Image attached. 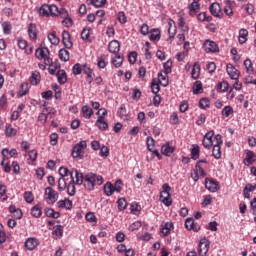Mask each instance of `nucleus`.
<instances>
[{"label":"nucleus","instance_id":"12","mask_svg":"<svg viewBox=\"0 0 256 256\" xmlns=\"http://www.w3.org/2000/svg\"><path fill=\"white\" fill-rule=\"evenodd\" d=\"M213 137H215V131H208L203 138L202 145L205 149H211L213 147Z\"/></svg>","mask_w":256,"mask_h":256},{"label":"nucleus","instance_id":"23","mask_svg":"<svg viewBox=\"0 0 256 256\" xmlns=\"http://www.w3.org/2000/svg\"><path fill=\"white\" fill-rule=\"evenodd\" d=\"M200 9L201 4L199 2H192L190 5H188L190 17H195Z\"/></svg>","mask_w":256,"mask_h":256},{"label":"nucleus","instance_id":"60","mask_svg":"<svg viewBox=\"0 0 256 256\" xmlns=\"http://www.w3.org/2000/svg\"><path fill=\"white\" fill-rule=\"evenodd\" d=\"M2 27L5 35H11V22H3Z\"/></svg>","mask_w":256,"mask_h":256},{"label":"nucleus","instance_id":"9","mask_svg":"<svg viewBox=\"0 0 256 256\" xmlns=\"http://www.w3.org/2000/svg\"><path fill=\"white\" fill-rule=\"evenodd\" d=\"M203 49L206 53H219V45L215 41L205 40Z\"/></svg>","mask_w":256,"mask_h":256},{"label":"nucleus","instance_id":"20","mask_svg":"<svg viewBox=\"0 0 256 256\" xmlns=\"http://www.w3.org/2000/svg\"><path fill=\"white\" fill-rule=\"evenodd\" d=\"M39 33V30H37V25L33 24V23H30L29 26H28V35H29V38L32 40V41H37V35Z\"/></svg>","mask_w":256,"mask_h":256},{"label":"nucleus","instance_id":"38","mask_svg":"<svg viewBox=\"0 0 256 256\" xmlns=\"http://www.w3.org/2000/svg\"><path fill=\"white\" fill-rule=\"evenodd\" d=\"M48 41H50L51 45H59L60 39L57 37L56 31L48 34Z\"/></svg>","mask_w":256,"mask_h":256},{"label":"nucleus","instance_id":"48","mask_svg":"<svg viewBox=\"0 0 256 256\" xmlns=\"http://www.w3.org/2000/svg\"><path fill=\"white\" fill-rule=\"evenodd\" d=\"M90 37H91V28H84L81 32L82 41H89Z\"/></svg>","mask_w":256,"mask_h":256},{"label":"nucleus","instance_id":"14","mask_svg":"<svg viewBox=\"0 0 256 256\" xmlns=\"http://www.w3.org/2000/svg\"><path fill=\"white\" fill-rule=\"evenodd\" d=\"M62 43L66 49L73 48V41H71V34L67 30H63L62 32Z\"/></svg>","mask_w":256,"mask_h":256},{"label":"nucleus","instance_id":"13","mask_svg":"<svg viewBox=\"0 0 256 256\" xmlns=\"http://www.w3.org/2000/svg\"><path fill=\"white\" fill-rule=\"evenodd\" d=\"M205 187L211 193H217V191H219V182L215 179L206 178L205 179Z\"/></svg>","mask_w":256,"mask_h":256},{"label":"nucleus","instance_id":"55","mask_svg":"<svg viewBox=\"0 0 256 256\" xmlns=\"http://www.w3.org/2000/svg\"><path fill=\"white\" fill-rule=\"evenodd\" d=\"M163 67H164V73H166V75H169V73H171L173 68V61L167 60V62L164 63Z\"/></svg>","mask_w":256,"mask_h":256},{"label":"nucleus","instance_id":"58","mask_svg":"<svg viewBox=\"0 0 256 256\" xmlns=\"http://www.w3.org/2000/svg\"><path fill=\"white\" fill-rule=\"evenodd\" d=\"M24 199H25L26 203H33V201L35 200V196H33V192L26 191L24 193Z\"/></svg>","mask_w":256,"mask_h":256},{"label":"nucleus","instance_id":"61","mask_svg":"<svg viewBox=\"0 0 256 256\" xmlns=\"http://www.w3.org/2000/svg\"><path fill=\"white\" fill-rule=\"evenodd\" d=\"M195 172H197V174H199L200 177H205L207 175L205 173V170L203 169V166H201L199 162L196 163Z\"/></svg>","mask_w":256,"mask_h":256},{"label":"nucleus","instance_id":"49","mask_svg":"<svg viewBox=\"0 0 256 256\" xmlns=\"http://www.w3.org/2000/svg\"><path fill=\"white\" fill-rule=\"evenodd\" d=\"M112 64L114 65V67L119 68L121 67V65H123V57L121 55H116L113 59H112Z\"/></svg>","mask_w":256,"mask_h":256},{"label":"nucleus","instance_id":"54","mask_svg":"<svg viewBox=\"0 0 256 256\" xmlns=\"http://www.w3.org/2000/svg\"><path fill=\"white\" fill-rule=\"evenodd\" d=\"M117 205L119 211H125V209H127V200H125V198H119Z\"/></svg>","mask_w":256,"mask_h":256},{"label":"nucleus","instance_id":"31","mask_svg":"<svg viewBox=\"0 0 256 256\" xmlns=\"http://www.w3.org/2000/svg\"><path fill=\"white\" fill-rule=\"evenodd\" d=\"M247 37H249V31H247V29L245 28L240 29L238 37L240 45H244V43H247Z\"/></svg>","mask_w":256,"mask_h":256},{"label":"nucleus","instance_id":"28","mask_svg":"<svg viewBox=\"0 0 256 256\" xmlns=\"http://www.w3.org/2000/svg\"><path fill=\"white\" fill-rule=\"evenodd\" d=\"M29 81L31 85H39V83H41V73H39V71H33Z\"/></svg>","mask_w":256,"mask_h":256},{"label":"nucleus","instance_id":"18","mask_svg":"<svg viewBox=\"0 0 256 256\" xmlns=\"http://www.w3.org/2000/svg\"><path fill=\"white\" fill-rule=\"evenodd\" d=\"M25 247H26V249H28V251H33L34 249H37V247H39V239L28 238L25 241Z\"/></svg>","mask_w":256,"mask_h":256},{"label":"nucleus","instance_id":"59","mask_svg":"<svg viewBox=\"0 0 256 256\" xmlns=\"http://www.w3.org/2000/svg\"><path fill=\"white\" fill-rule=\"evenodd\" d=\"M188 110H189V102L187 100H183L180 103L179 111H180V113H186V111H188Z\"/></svg>","mask_w":256,"mask_h":256},{"label":"nucleus","instance_id":"64","mask_svg":"<svg viewBox=\"0 0 256 256\" xmlns=\"http://www.w3.org/2000/svg\"><path fill=\"white\" fill-rule=\"evenodd\" d=\"M229 115H233V107L225 106L222 110V116L229 117Z\"/></svg>","mask_w":256,"mask_h":256},{"label":"nucleus","instance_id":"35","mask_svg":"<svg viewBox=\"0 0 256 256\" xmlns=\"http://www.w3.org/2000/svg\"><path fill=\"white\" fill-rule=\"evenodd\" d=\"M44 213L46 217H51L52 219H59L61 217V213L55 212V210L52 208H46Z\"/></svg>","mask_w":256,"mask_h":256},{"label":"nucleus","instance_id":"22","mask_svg":"<svg viewBox=\"0 0 256 256\" xmlns=\"http://www.w3.org/2000/svg\"><path fill=\"white\" fill-rule=\"evenodd\" d=\"M161 153L162 155H165V157H171L173 153H175V148L171 146L169 143H166L162 145L161 147Z\"/></svg>","mask_w":256,"mask_h":256},{"label":"nucleus","instance_id":"63","mask_svg":"<svg viewBox=\"0 0 256 256\" xmlns=\"http://www.w3.org/2000/svg\"><path fill=\"white\" fill-rule=\"evenodd\" d=\"M178 25L181 27L184 31H189V27H187V24L185 22V18L183 16H180L178 19Z\"/></svg>","mask_w":256,"mask_h":256},{"label":"nucleus","instance_id":"27","mask_svg":"<svg viewBox=\"0 0 256 256\" xmlns=\"http://www.w3.org/2000/svg\"><path fill=\"white\" fill-rule=\"evenodd\" d=\"M9 212L13 214V217H15V219L23 218V211H21L20 208H17V206L13 204L9 206Z\"/></svg>","mask_w":256,"mask_h":256},{"label":"nucleus","instance_id":"41","mask_svg":"<svg viewBox=\"0 0 256 256\" xmlns=\"http://www.w3.org/2000/svg\"><path fill=\"white\" fill-rule=\"evenodd\" d=\"M104 193L107 195V197H111V195L115 193L114 186L111 184V182H108L104 185Z\"/></svg>","mask_w":256,"mask_h":256},{"label":"nucleus","instance_id":"7","mask_svg":"<svg viewBox=\"0 0 256 256\" xmlns=\"http://www.w3.org/2000/svg\"><path fill=\"white\" fill-rule=\"evenodd\" d=\"M221 145H223V136L217 134L215 136V144L212 149V156L214 159H221Z\"/></svg>","mask_w":256,"mask_h":256},{"label":"nucleus","instance_id":"3","mask_svg":"<svg viewBox=\"0 0 256 256\" xmlns=\"http://www.w3.org/2000/svg\"><path fill=\"white\" fill-rule=\"evenodd\" d=\"M39 13L42 17H57L59 15V8L55 4H43L40 9Z\"/></svg>","mask_w":256,"mask_h":256},{"label":"nucleus","instance_id":"5","mask_svg":"<svg viewBox=\"0 0 256 256\" xmlns=\"http://www.w3.org/2000/svg\"><path fill=\"white\" fill-rule=\"evenodd\" d=\"M86 149H87V142L85 140L80 141L73 147L72 157L74 159H83Z\"/></svg>","mask_w":256,"mask_h":256},{"label":"nucleus","instance_id":"26","mask_svg":"<svg viewBox=\"0 0 256 256\" xmlns=\"http://www.w3.org/2000/svg\"><path fill=\"white\" fill-rule=\"evenodd\" d=\"M256 161V155L253 151L247 150L246 151V157L244 159V165H253V163Z\"/></svg>","mask_w":256,"mask_h":256},{"label":"nucleus","instance_id":"57","mask_svg":"<svg viewBox=\"0 0 256 256\" xmlns=\"http://www.w3.org/2000/svg\"><path fill=\"white\" fill-rule=\"evenodd\" d=\"M117 19L121 25H125V23H127V16L123 11L118 12Z\"/></svg>","mask_w":256,"mask_h":256},{"label":"nucleus","instance_id":"34","mask_svg":"<svg viewBox=\"0 0 256 256\" xmlns=\"http://www.w3.org/2000/svg\"><path fill=\"white\" fill-rule=\"evenodd\" d=\"M200 73H201V65H199V62H195L191 72L192 79H199Z\"/></svg>","mask_w":256,"mask_h":256},{"label":"nucleus","instance_id":"39","mask_svg":"<svg viewBox=\"0 0 256 256\" xmlns=\"http://www.w3.org/2000/svg\"><path fill=\"white\" fill-rule=\"evenodd\" d=\"M41 205L37 204L31 209V215L32 217H35L36 219H39L42 215Z\"/></svg>","mask_w":256,"mask_h":256},{"label":"nucleus","instance_id":"15","mask_svg":"<svg viewBox=\"0 0 256 256\" xmlns=\"http://www.w3.org/2000/svg\"><path fill=\"white\" fill-rule=\"evenodd\" d=\"M227 74L229 75L230 79L237 81L239 79L240 72L233 66V64H227L226 66Z\"/></svg>","mask_w":256,"mask_h":256},{"label":"nucleus","instance_id":"32","mask_svg":"<svg viewBox=\"0 0 256 256\" xmlns=\"http://www.w3.org/2000/svg\"><path fill=\"white\" fill-rule=\"evenodd\" d=\"M52 235L54 239H61V237H63V226L62 225L54 226Z\"/></svg>","mask_w":256,"mask_h":256},{"label":"nucleus","instance_id":"33","mask_svg":"<svg viewBox=\"0 0 256 256\" xmlns=\"http://www.w3.org/2000/svg\"><path fill=\"white\" fill-rule=\"evenodd\" d=\"M56 76L60 85H65V83H67V72H65V70H58Z\"/></svg>","mask_w":256,"mask_h":256},{"label":"nucleus","instance_id":"47","mask_svg":"<svg viewBox=\"0 0 256 256\" xmlns=\"http://www.w3.org/2000/svg\"><path fill=\"white\" fill-rule=\"evenodd\" d=\"M67 178L60 177L58 179V191H65L67 189Z\"/></svg>","mask_w":256,"mask_h":256},{"label":"nucleus","instance_id":"6","mask_svg":"<svg viewBox=\"0 0 256 256\" xmlns=\"http://www.w3.org/2000/svg\"><path fill=\"white\" fill-rule=\"evenodd\" d=\"M44 197L46 203L53 205L54 203H57V200L59 199V192L55 191L51 187H46Z\"/></svg>","mask_w":256,"mask_h":256},{"label":"nucleus","instance_id":"11","mask_svg":"<svg viewBox=\"0 0 256 256\" xmlns=\"http://www.w3.org/2000/svg\"><path fill=\"white\" fill-rule=\"evenodd\" d=\"M209 11L213 17H216L217 19H223L224 14L219 3H212L209 7Z\"/></svg>","mask_w":256,"mask_h":256},{"label":"nucleus","instance_id":"43","mask_svg":"<svg viewBox=\"0 0 256 256\" xmlns=\"http://www.w3.org/2000/svg\"><path fill=\"white\" fill-rule=\"evenodd\" d=\"M89 1L90 5H93V7L101 8L105 7L107 5V0H87Z\"/></svg>","mask_w":256,"mask_h":256},{"label":"nucleus","instance_id":"36","mask_svg":"<svg viewBox=\"0 0 256 256\" xmlns=\"http://www.w3.org/2000/svg\"><path fill=\"white\" fill-rule=\"evenodd\" d=\"M82 115L84 117V119H91V117H93V109L87 105L82 107Z\"/></svg>","mask_w":256,"mask_h":256},{"label":"nucleus","instance_id":"53","mask_svg":"<svg viewBox=\"0 0 256 256\" xmlns=\"http://www.w3.org/2000/svg\"><path fill=\"white\" fill-rule=\"evenodd\" d=\"M226 5L224 7V13L227 15V17H233V8H231V1L227 0Z\"/></svg>","mask_w":256,"mask_h":256},{"label":"nucleus","instance_id":"29","mask_svg":"<svg viewBox=\"0 0 256 256\" xmlns=\"http://www.w3.org/2000/svg\"><path fill=\"white\" fill-rule=\"evenodd\" d=\"M95 125L100 129V131H107V129H109V123H107V121L102 117L97 118Z\"/></svg>","mask_w":256,"mask_h":256},{"label":"nucleus","instance_id":"8","mask_svg":"<svg viewBox=\"0 0 256 256\" xmlns=\"http://www.w3.org/2000/svg\"><path fill=\"white\" fill-rule=\"evenodd\" d=\"M1 155L3 156L1 167L3 168L4 173H11V165H9V157H7V155H9V149H2Z\"/></svg>","mask_w":256,"mask_h":256},{"label":"nucleus","instance_id":"50","mask_svg":"<svg viewBox=\"0 0 256 256\" xmlns=\"http://www.w3.org/2000/svg\"><path fill=\"white\" fill-rule=\"evenodd\" d=\"M27 93H29V84L24 82L20 86L19 96L23 97V96L27 95Z\"/></svg>","mask_w":256,"mask_h":256},{"label":"nucleus","instance_id":"17","mask_svg":"<svg viewBox=\"0 0 256 256\" xmlns=\"http://www.w3.org/2000/svg\"><path fill=\"white\" fill-rule=\"evenodd\" d=\"M70 182L67 186V193L70 197H75L77 193V188L75 187V177H73V173H70Z\"/></svg>","mask_w":256,"mask_h":256},{"label":"nucleus","instance_id":"40","mask_svg":"<svg viewBox=\"0 0 256 256\" xmlns=\"http://www.w3.org/2000/svg\"><path fill=\"white\" fill-rule=\"evenodd\" d=\"M6 137H15L17 135V129L13 128L11 124H7L5 127Z\"/></svg>","mask_w":256,"mask_h":256},{"label":"nucleus","instance_id":"2","mask_svg":"<svg viewBox=\"0 0 256 256\" xmlns=\"http://www.w3.org/2000/svg\"><path fill=\"white\" fill-rule=\"evenodd\" d=\"M159 201H161V203L166 207H171V205H173V198H171V186H169V184L165 183L162 185Z\"/></svg>","mask_w":256,"mask_h":256},{"label":"nucleus","instance_id":"10","mask_svg":"<svg viewBox=\"0 0 256 256\" xmlns=\"http://www.w3.org/2000/svg\"><path fill=\"white\" fill-rule=\"evenodd\" d=\"M209 245L210 242L207 240V238L201 239L198 245V255L207 256V253H209Z\"/></svg>","mask_w":256,"mask_h":256},{"label":"nucleus","instance_id":"30","mask_svg":"<svg viewBox=\"0 0 256 256\" xmlns=\"http://www.w3.org/2000/svg\"><path fill=\"white\" fill-rule=\"evenodd\" d=\"M158 81L162 87H167V85H169V74H167V72H164V74L159 72Z\"/></svg>","mask_w":256,"mask_h":256},{"label":"nucleus","instance_id":"1","mask_svg":"<svg viewBox=\"0 0 256 256\" xmlns=\"http://www.w3.org/2000/svg\"><path fill=\"white\" fill-rule=\"evenodd\" d=\"M103 185V176L89 172L84 176V188L87 191H95V186Z\"/></svg>","mask_w":256,"mask_h":256},{"label":"nucleus","instance_id":"4","mask_svg":"<svg viewBox=\"0 0 256 256\" xmlns=\"http://www.w3.org/2000/svg\"><path fill=\"white\" fill-rule=\"evenodd\" d=\"M51 55V52L49 51V48L47 47H42V48H37L35 52V57L36 59H43L45 65H52L53 64V59L49 57Z\"/></svg>","mask_w":256,"mask_h":256},{"label":"nucleus","instance_id":"21","mask_svg":"<svg viewBox=\"0 0 256 256\" xmlns=\"http://www.w3.org/2000/svg\"><path fill=\"white\" fill-rule=\"evenodd\" d=\"M121 50V44L119 43L118 40H112L109 42L108 44V51L110 53H119V51Z\"/></svg>","mask_w":256,"mask_h":256},{"label":"nucleus","instance_id":"19","mask_svg":"<svg viewBox=\"0 0 256 256\" xmlns=\"http://www.w3.org/2000/svg\"><path fill=\"white\" fill-rule=\"evenodd\" d=\"M70 173H72V177H73V174L75 175V179H76L74 180L75 185H81L82 183L83 185L85 184V176H83V174L79 172V170L72 169Z\"/></svg>","mask_w":256,"mask_h":256},{"label":"nucleus","instance_id":"46","mask_svg":"<svg viewBox=\"0 0 256 256\" xmlns=\"http://www.w3.org/2000/svg\"><path fill=\"white\" fill-rule=\"evenodd\" d=\"M0 197L1 201H7L9 196H7V186L5 184H0Z\"/></svg>","mask_w":256,"mask_h":256},{"label":"nucleus","instance_id":"16","mask_svg":"<svg viewBox=\"0 0 256 256\" xmlns=\"http://www.w3.org/2000/svg\"><path fill=\"white\" fill-rule=\"evenodd\" d=\"M185 227L188 229V231H195V233L201 230V226H199L198 223H195V220L193 218L186 219Z\"/></svg>","mask_w":256,"mask_h":256},{"label":"nucleus","instance_id":"44","mask_svg":"<svg viewBox=\"0 0 256 256\" xmlns=\"http://www.w3.org/2000/svg\"><path fill=\"white\" fill-rule=\"evenodd\" d=\"M244 67L246 69V73H248V75H253V62H251V59H246L244 61Z\"/></svg>","mask_w":256,"mask_h":256},{"label":"nucleus","instance_id":"45","mask_svg":"<svg viewBox=\"0 0 256 256\" xmlns=\"http://www.w3.org/2000/svg\"><path fill=\"white\" fill-rule=\"evenodd\" d=\"M69 52L65 49L62 48L59 51V59L60 61H64L65 63H67V61H69Z\"/></svg>","mask_w":256,"mask_h":256},{"label":"nucleus","instance_id":"25","mask_svg":"<svg viewBox=\"0 0 256 256\" xmlns=\"http://www.w3.org/2000/svg\"><path fill=\"white\" fill-rule=\"evenodd\" d=\"M50 113H51V108H44L38 116L39 123H41L42 125H45L47 123V118L49 117Z\"/></svg>","mask_w":256,"mask_h":256},{"label":"nucleus","instance_id":"52","mask_svg":"<svg viewBox=\"0 0 256 256\" xmlns=\"http://www.w3.org/2000/svg\"><path fill=\"white\" fill-rule=\"evenodd\" d=\"M59 175H60V177H63V179H67V177H69V175H71V172L69 171V169L67 167L61 166L59 168Z\"/></svg>","mask_w":256,"mask_h":256},{"label":"nucleus","instance_id":"62","mask_svg":"<svg viewBox=\"0 0 256 256\" xmlns=\"http://www.w3.org/2000/svg\"><path fill=\"white\" fill-rule=\"evenodd\" d=\"M113 187L116 193H121V191H123V181L121 179H118Z\"/></svg>","mask_w":256,"mask_h":256},{"label":"nucleus","instance_id":"37","mask_svg":"<svg viewBox=\"0 0 256 256\" xmlns=\"http://www.w3.org/2000/svg\"><path fill=\"white\" fill-rule=\"evenodd\" d=\"M171 229H173V222H167L161 229V233L163 237H167L169 233H171Z\"/></svg>","mask_w":256,"mask_h":256},{"label":"nucleus","instance_id":"56","mask_svg":"<svg viewBox=\"0 0 256 256\" xmlns=\"http://www.w3.org/2000/svg\"><path fill=\"white\" fill-rule=\"evenodd\" d=\"M202 89H203V84H201V81H196L193 86L194 95H199Z\"/></svg>","mask_w":256,"mask_h":256},{"label":"nucleus","instance_id":"42","mask_svg":"<svg viewBox=\"0 0 256 256\" xmlns=\"http://www.w3.org/2000/svg\"><path fill=\"white\" fill-rule=\"evenodd\" d=\"M199 155H200V150H199V145H192V149H191V158L194 161H197V159H199Z\"/></svg>","mask_w":256,"mask_h":256},{"label":"nucleus","instance_id":"51","mask_svg":"<svg viewBox=\"0 0 256 256\" xmlns=\"http://www.w3.org/2000/svg\"><path fill=\"white\" fill-rule=\"evenodd\" d=\"M210 105H211V101H209L208 98H201L199 101L200 109H209Z\"/></svg>","mask_w":256,"mask_h":256},{"label":"nucleus","instance_id":"24","mask_svg":"<svg viewBox=\"0 0 256 256\" xmlns=\"http://www.w3.org/2000/svg\"><path fill=\"white\" fill-rule=\"evenodd\" d=\"M149 40L153 43H157V41L161 40V30L158 28H154L150 30Z\"/></svg>","mask_w":256,"mask_h":256}]
</instances>
